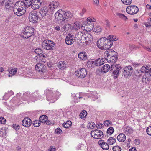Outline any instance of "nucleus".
Listing matches in <instances>:
<instances>
[{
	"mask_svg": "<svg viewBox=\"0 0 151 151\" xmlns=\"http://www.w3.org/2000/svg\"><path fill=\"white\" fill-rule=\"evenodd\" d=\"M98 47L101 50H106L110 48L113 45V42L106 37L99 39L97 42Z\"/></svg>",
	"mask_w": 151,
	"mask_h": 151,
	"instance_id": "nucleus-1",
	"label": "nucleus"
},
{
	"mask_svg": "<svg viewBox=\"0 0 151 151\" xmlns=\"http://www.w3.org/2000/svg\"><path fill=\"white\" fill-rule=\"evenodd\" d=\"M12 9L14 14L18 16L23 15L26 12V8L24 5H21L19 1L14 4Z\"/></svg>",
	"mask_w": 151,
	"mask_h": 151,
	"instance_id": "nucleus-2",
	"label": "nucleus"
},
{
	"mask_svg": "<svg viewBox=\"0 0 151 151\" xmlns=\"http://www.w3.org/2000/svg\"><path fill=\"white\" fill-rule=\"evenodd\" d=\"M34 30V29L30 26L25 27L23 29L21 37L24 38H29L33 34Z\"/></svg>",
	"mask_w": 151,
	"mask_h": 151,
	"instance_id": "nucleus-3",
	"label": "nucleus"
},
{
	"mask_svg": "<svg viewBox=\"0 0 151 151\" xmlns=\"http://www.w3.org/2000/svg\"><path fill=\"white\" fill-rule=\"evenodd\" d=\"M42 48L45 49L51 50L53 49L55 44L53 41L49 40H46L42 43Z\"/></svg>",
	"mask_w": 151,
	"mask_h": 151,
	"instance_id": "nucleus-4",
	"label": "nucleus"
},
{
	"mask_svg": "<svg viewBox=\"0 0 151 151\" xmlns=\"http://www.w3.org/2000/svg\"><path fill=\"white\" fill-rule=\"evenodd\" d=\"M122 67L120 64H115L111 65L110 66V71H112L114 75V78H116L118 77V75Z\"/></svg>",
	"mask_w": 151,
	"mask_h": 151,
	"instance_id": "nucleus-5",
	"label": "nucleus"
},
{
	"mask_svg": "<svg viewBox=\"0 0 151 151\" xmlns=\"http://www.w3.org/2000/svg\"><path fill=\"white\" fill-rule=\"evenodd\" d=\"M39 13L35 11H31L29 13V20L31 22H36L39 19Z\"/></svg>",
	"mask_w": 151,
	"mask_h": 151,
	"instance_id": "nucleus-6",
	"label": "nucleus"
},
{
	"mask_svg": "<svg viewBox=\"0 0 151 151\" xmlns=\"http://www.w3.org/2000/svg\"><path fill=\"white\" fill-rule=\"evenodd\" d=\"M91 135L93 138L97 139H101L104 137L103 132L98 129L92 131L91 132Z\"/></svg>",
	"mask_w": 151,
	"mask_h": 151,
	"instance_id": "nucleus-7",
	"label": "nucleus"
},
{
	"mask_svg": "<svg viewBox=\"0 0 151 151\" xmlns=\"http://www.w3.org/2000/svg\"><path fill=\"white\" fill-rule=\"evenodd\" d=\"M64 11L62 10H58L55 14V18L58 21H60V22H65V19L64 16Z\"/></svg>",
	"mask_w": 151,
	"mask_h": 151,
	"instance_id": "nucleus-8",
	"label": "nucleus"
},
{
	"mask_svg": "<svg viewBox=\"0 0 151 151\" xmlns=\"http://www.w3.org/2000/svg\"><path fill=\"white\" fill-rule=\"evenodd\" d=\"M36 70L41 75L44 74L46 72V66L44 64L37 63L35 66Z\"/></svg>",
	"mask_w": 151,
	"mask_h": 151,
	"instance_id": "nucleus-9",
	"label": "nucleus"
},
{
	"mask_svg": "<svg viewBox=\"0 0 151 151\" xmlns=\"http://www.w3.org/2000/svg\"><path fill=\"white\" fill-rule=\"evenodd\" d=\"M138 7L134 5L129 6L126 9L127 12L131 15L136 14L138 12Z\"/></svg>",
	"mask_w": 151,
	"mask_h": 151,
	"instance_id": "nucleus-10",
	"label": "nucleus"
},
{
	"mask_svg": "<svg viewBox=\"0 0 151 151\" xmlns=\"http://www.w3.org/2000/svg\"><path fill=\"white\" fill-rule=\"evenodd\" d=\"M75 73L78 77L80 78H83L86 76L87 74V72L86 69L82 68L76 70Z\"/></svg>",
	"mask_w": 151,
	"mask_h": 151,
	"instance_id": "nucleus-11",
	"label": "nucleus"
},
{
	"mask_svg": "<svg viewBox=\"0 0 151 151\" xmlns=\"http://www.w3.org/2000/svg\"><path fill=\"white\" fill-rule=\"evenodd\" d=\"M49 8L47 6L42 7L39 11V14L41 15L42 18H45L49 16L50 14L49 13Z\"/></svg>",
	"mask_w": 151,
	"mask_h": 151,
	"instance_id": "nucleus-12",
	"label": "nucleus"
},
{
	"mask_svg": "<svg viewBox=\"0 0 151 151\" xmlns=\"http://www.w3.org/2000/svg\"><path fill=\"white\" fill-rule=\"evenodd\" d=\"M133 68L130 65L125 66L123 69L122 72L124 76H130L132 74Z\"/></svg>",
	"mask_w": 151,
	"mask_h": 151,
	"instance_id": "nucleus-13",
	"label": "nucleus"
},
{
	"mask_svg": "<svg viewBox=\"0 0 151 151\" xmlns=\"http://www.w3.org/2000/svg\"><path fill=\"white\" fill-rule=\"evenodd\" d=\"M74 37L73 35L71 34H68L66 37L65 42L66 44L68 45L72 44L74 42Z\"/></svg>",
	"mask_w": 151,
	"mask_h": 151,
	"instance_id": "nucleus-14",
	"label": "nucleus"
},
{
	"mask_svg": "<svg viewBox=\"0 0 151 151\" xmlns=\"http://www.w3.org/2000/svg\"><path fill=\"white\" fill-rule=\"evenodd\" d=\"M42 2L40 0H32L30 6L32 9L35 10L39 8Z\"/></svg>",
	"mask_w": 151,
	"mask_h": 151,
	"instance_id": "nucleus-15",
	"label": "nucleus"
},
{
	"mask_svg": "<svg viewBox=\"0 0 151 151\" xmlns=\"http://www.w3.org/2000/svg\"><path fill=\"white\" fill-rule=\"evenodd\" d=\"M93 23H91L90 24H88V22H86L83 23L82 26L81 28L85 30H88V31H90L93 28Z\"/></svg>",
	"mask_w": 151,
	"mask_h": 151,
	"instance_id": "nucleus-16",
	"label": "nucleus"
},
{
	"mask_svg": "<svg viewBox=\"0 0 151 151\" xmlns=\"http://www.w3.org/2000/svg\"><path fill=\"white\" fill-rule=\"evenodd\" d=\"M4 3V5L3 6H4V8L10 9L13 8L14 4L12 1V0H7Z\"/></svg>",
	"mask_w": 151,
	"mask_h": 151,
	"instance_id": "nucleus-17",
	"label": "nucleus"
},
{
	"mask_svg": "<svg viewBox=\"0 0 151 151\" xmlns=\"http://www.w3.org/2000/svg\"><path fill=\"white\" fill-rule=\"evenodd\" d=\"M32 124V121L31 119L28 118H25L22 121V124L24 126L28 127H29Z\"/></svg>",
	"mask_w": 151,
	"mask_h": 151,
	"instance_id": "nucleus-18",
	"label": "nucleus"
},
{
	"mask_svg": "<svg viewBox=\"0 0 151 151\" xmlns=\"http://www.w3.org/2000/svg\"><path fill=\"white\" fill-rule=\"evenodd\" d=\"M98 144L104 150H107L109 148V145L106 142H104V141L103 140H99Z\"/></svg>",
	"mask_w": 151,
	"mask_h": 151,
	"instance_id": "nucleus-19",
	"label": "nucleus"
},
{
	"mask_svg": "<svg viewBox=\"0 0 151 151\" xmlns=\"http://www.w3.org/2000/svg\"><path fill=\"white\" fill-rule=\"evenodd\" d=\"M49 8L51 10L53 11L55 9H57L59 6V4L56 1H52L49 5Z\"/></svg>",
	"mask_w": 151,
	"mask_h": 151,
	"instance_id": "nucleus-20",
	"label": "nucleus"
},
{
	"mask_svg": "<svg viewBox=\"0 0 151 151\" xmlns=\"http://www.w3.org/2000/svg\"><path fill=\"white\" fill-rule=\"evenodd\" d=\"M23 1H19L21 4V5H24L25 6H30L31 4L32 0H23Z\"/></svg>",
	"mask_w": 151,
	"mask_h": 151,
	"instance_id": "nucleus-21",
	"label": "nucleus"
},
{
	"mask_svg": "<svg viewBox=\"0 0 151 151\" xmlns=\"http://www.w3.org/2000/svg\"><path fill=\"white\" fill-rule=\"evenodd\" d=\"M141 81L144 84H148L149 83L150 79L147 74H144L142 77Z\"/></svg>",
	"mask_w": 151,
	"mask_h": 151,
	"instance_id": "nucleus-22",
	"label": "nucleus"
},
{
	"mask_svg": "<svg viewBox=\"0 0 151 151\" xmlns=\"http://www.w3.org/2000/svg\"><path fill=\"white\" fill-rule=\"evenodd\" d=\"M66 65V62L64 61H60L57 64L58 67L60 69H63L65 68Z\"/></svg>",
	"mask_w": 151,
	"mask_h": 151,
	"instance_id": "nucleus-23",
	"label": "nucleus"
},
{
	"mask_svg": "<svg viewBox=\"0 0 151 151\" xmlns=\"http://www.w3.org/2000/svg\"><path fill=\"white\" fill-rule=\"evenodd\" d=\"M83 39L86 40V41H91L92 40V36L89 33L85 32Z\"/></svg>",
	"mask_w": 151,
	"mask_h": 151,
	"instance_id": "nucleus-24",
	"label": "nucleus"
},
{
	"mask_svg": "<svg viewBox=\"0 0 151 151\" xmlns=\"http://www.w3.org/2000/svg\"><path fill=\"white\" fill-rule=\"evenodd\" d=\"M78 58L80 60H86L87 58V55L86 53L84 52L80 53L78 55Z\"/></svg>",
	"mask_w": 151,
	"mask_h": 151,
	"instance_id": "nucleus-25",
	"label": "nucleus"
},
{
	"mask_svg": "<svg viewBox=\"0 0 151 151\" xmlns=\"http://www.w3.org/2000/svg\"><path fill=\"white\" fill-rule=\"evenodd\" d=\"M110 68V67L108 64L104 65L100 69L101 72H103L104 73H106L108 72Z\"/></svg>",
	"mask_w": 151,
	"mask_h": 151,
	"instance_id": "nucleus-26",
	"label": "nucleus"
},
{
	"mask_svg": "<svg viewBox=\"0 0 151 151\" xmlns=\"http://www.w3.org/2000/svg\"><path fill=\"white\" fill-rule=\"evenodd\" d=\"M126 136L123 133L119 134L117 137V140L120 142H123L126 139Z\"/></svg>",
	"mask_w": 151,
	"mask_h": 151,
	"instance_id": "nucleus-27",
	"label": "nucleus"
},
{
	"mask_svg": "<svg viewBox=\"0 0 151 151\" xmlns=\"http://www.w3.org/2000/svg\"><path fill=\"white\" fill-rule=\"evenodd\" d=\"M80 27V23L78 22H75L72 25V30H78L79 29Z\"/></svg>",
	"mask_w": 151,
	"mask_h": 151,
	"instance_id": "nucleus-28",
	"label": "nucleus"
},
{
	"mask_svg": "<svg viewBox=\"0 0 151 151\" xmlns=\"http://www.w3.org/2000/svg\"><path fill=\"white\" fill-rule=\"evenodd\" d=\"M85 32H79L76 35V36L78 37L80 40H83Z\"/></svg>",
	"mask_w": 151,
	"mask_h": 151,
	"instance_id": "nucleus-29",
	"label": "nucleus"
},
{
	"mask_svg": "<svg viewBox=\"0 0 151 151\" xmlns=\"http://www.w3.org/2000/svg\"><path fill=\"white\" fill-rule=\"evenodd\" d=\"M72 124V122L70 121H68L66 122H65L63 124V127L66 128H68Z\"/></svg>",
	"mask_w": 151,
	"mask_h": 151,
	"instance_id": "nucleus-30",
	"label": "nucleus"
},
{
	"mask_svg": "<svg viewBox=\"0 0 151 151\" xmlns=\"http://www.w3.org/2000/svg\"><path fill=\"white\" fill-rule=\"evenodd\" d=\"M63 28L65 31H68V30H72V25L69 24H67L63 26Z\"/></svg>",
	"mask_w": 151,
	"mask_h": 151,
	"instance_id": "nucleus-31",
	"label": "nucleus"
},
{
	"mask_svg": "<svg viewBox=\"0 0 151 151\" xmlns=\"http://www.w3.org/2000/svg\"><path fill=\"white\" fill-rule=\"evenodd\" d=\"M17 70V68H15L14 69L11 68H9L8 70L9 73L11 74L12 75H14L16 73Z\"/></svg>",
	"mask_w": 151,
	"mask_h": 151,
	"instance_id": "nucleus-32",
	"label": "nucleus"
},
{
	"mask_svg": "<svg viewBox=\"0 0 151 151\" xmlns=\"http://www.w3.org/2000/svg\"><path fill=\"white\" fill-rule=\"evenodd\" d=\"M124 131L125 133L129 134H131L133 132L132 129L130 127L128 126H126L125 127L124 129Z\"/></svg>",
	"mask_w": 151,
	"mask_h": 151,
	"instance_id": "nucleus-33",
	"label": "nucleus"
},
{
	"mask_svg": "<svg viewBox=\"0 0 151 151\" xmlns=\"http://www.w3.org/2000/svg\"><path fill=\"white\" fill-rule=\"evenodd\" d=\"M47 116L46 115L41 116L39 118V120L41 122H45L46 121Z\"/></svg>",
	"mask_w": 151,
	"mask_h": 151,
	"instance_id": "nucleus-34",
	"label": "nucleus"
},
{
	"mask_svg": "<svg viewBox=\"0 0 151 151\" xmlns=\"http://www.w3.org/2000/svg\"><path fill=\"white\" fill-rule=\"evenodd\" d=\"M64 19H66L68 18H71L73 16V15L70 12H64Z\"/></svg>",
	"mask_w": 151,
	"mask_h": 151,
	"instance_id": "nucleus-35",
	"label": "nucleus"
},
{
	"mask_svg": "<svg viewBox=\"0 0 151 151\" xmlns=\"http://www.w3.org/2000/svg\"><path fill=\"white\" fill-rule=\"evenodd\" d=\"M108 142L109 144L113 145L116 142L115 138L113 137H110L108 139Z\"/></svg>",
	"mask_w": 151,
	"mask_h": 151,
	"instance_id": "nucleus-36",
	"label": "nucleus"
},
{
	"mask_svg": "<svg viewBox=\"0 0 151 151\" xmlns=\"http://www.w3.org/2000/svg\"><path fill=\"white\" fill-rule=\"evenodd\" d=\"M87 114V113L86 111L84 110H83L81 113H80L79 116L81 118H83L86 116Z\"/></svg>",
	"mask_w": 151,
	"mask_h": 151,
	"instance_id": "nucleus-37",
	"label": "nucleus"
},
{
	"mask_svg": "<svg viewBox=\"0 0 151 151\" xmlns=\"http://www.w3.org/2000/svg\"><path fill=\"white\" fill-rule=\"evenodd\" d=\"M41 122L40 121L35 120L33 121L32 123L33 125L35 127H37L40 126L41 124Z\"/></svg>",
	"mask_w": 151,
	"mask_h": 151,
	"instance_id": "nucleus-38",
	"label": "nucleus"
},
{
	"mask_svg": "<svg viewBox=\"0 0 151 151\" xmlns=\"http://www.w3.org/2000/svg\"><path fill=\"white\" fill-rule=\"evenodd\" d=\"M113 53L114 52V53L112 54L110 58L111 59H112L115 61L117 59V55L116 54H117L116 52L114 51V50H113Z\"/></svg>",
	"mask_w": 151,
	"mask_h": 151,
	"instance_id": "nucleus-39",
	"label": "nucleus"
},
{
	"mask_svg": "<svg viewBox=\"0 0 151 151\" xmlns=\"http://www.w3.org/2000/svg\"><path fill=\"white\" fill-rule=\"evenodd\" d=\"M111 54L108 51H106L105 53H104V56H105L104 57V58H105L106 60H108V59H107V58H110L111 55H112V51H111Z\"/></svg>",
	"mask_w": 151,
	"mask_h": 151,
	"instance_id": "nucleus-40",
	"label": "nucleus"
},
{
	"mask_svg": "<svg viewBox=\"0 0 151 151\" xmlns=\"http://www.w3.org/2000/svg\"><path fill=\"white\" fill-rule=\"evenodd\" d=\"M108 38L109 39H108L112 42V41H116L118 40V38L116 37L115 36H114L112 35H109Z\"/></svg>",
	"mask_w": 151,
	"mask_h": 151,
	"instance_id": "nucleus-41",
	"label": "nucleus"
},
{
	"mask_svg": "<svg viewBox=\"0 0 151 151\" xmlns=\"http://www.w3.org/2000/svg\"><path fill=\"white\" fill-rule=\"evenodd\" d=\"M114 132V130L112 127H110L109 128L107 131V133L109 134L110 135H111Z\"/></svg>",
	"mask_w": 151,
	"mask_h": 151,
	"instance_id": "nucleus-42",
	"label": "nucleus"
},
{
	"mask_svg": "<svg viewBox=\"0 0 151 151\" xmlns=\"http://www.w3.org/2000/svg\"><path fill=\"white\" fill-rule=\"evenodd\" d=\"M93 60H91L90 61H88L87 63V66L88 68H91L92 66L93 65Z\"/></svg>",
	"mask_w": 151,
	"mask_h": 151,
	"instance_id": "nucleus-43",
	"label": "nucleus"
},
{
	"mask_svg": "<svg viewBox=\"0 0 151 151\" xmlns=\"http://www.w3.org/2000/svg\"><path fill=\"white\" fill-rule=\"evenodd\" d=\"M35 52L38 55H40L42 53V51L41 49L40 48L36 49L35 50Z\"/></svg>",
	"mask_w": 151,
	"mask_h": 151,
	"instance_id": "nucleus-44",
	"label": "nucleus"
},
{
	"mask_svg": "<svg viewBox=\"0 0 151 151\" xmlns=\"http://www.w3.org/2000/svg\"><path fill=\"white\" fill-rule=\"evenodd\" d=\"M113 151H121V147L118 146H115L113 147Z\"/></svg>",
	"mask_w": 151,
	"mask_h": 151,
	"instance_id": "nucleus-45",
	"label": "nucleus"
},
{
	"mask_svg": "<svg viewBox=\"0 0 151 151\" xmlns=\"http://www.w3.org/2000/svg\"><path fill=\"white\" fill-rule=\"evenodd\" d=\"M121 1L125 4L129 5L131 3L132 0H121Z\"/></svg>",
	"mask_w": 151,
	"mask_h": 151,
	"instance_id": "nucleus-46",
	"label": "nucleus"
},
{
	"mask_svg": "<svg viewBox=\"0 0 151 151\" xmlns=\"http://www.w3.org/2000/svg\"><path fill=\"white\" fill-rule=\"evenodd\" d=\"M148 69L147 70L145 66H142L140 69V71L142 73H148L147 71Z\"/></svg>",
	"mask_w": 151,
	"mask_h": 151,
	"instance_id": "nucleus-47",
	"label": "nucleus"
},
{
	"mask_svg": "<svg viewBox=\"0 0 151 151\" xmlns=\"http://www.w3.org/2000/svg\"><path fill=\"white\" fill-rule=\"evenodd\" d=\"M55 132L58 134H61L62 133V130L59 128H58L55 130Z\"/></svg>",
	"mask_w": 151,
	"mask_h": 151,
	"instance_id": "nucleus-48",
	"label": "nucleus"
},
{
	"mask_svg": "<svg viewBox=\"0 0 151 151\" xmlns=\"http://www.w3.org/2000/svg\"><path fill=\"white\" fill-rule=\"evenodd\" d=\"M96 32L97 33L101 32L102 31V28L100 26H98L96 27Z\"/></svg>",
	"mask_w": 151,
	"mask_h": 151,
	"instance_id": "nucleus-49",
	"label": "nucleus"
},
{
	"mask_svg": "<svg viewBox=\"0 0 151 151\" xmlns=\"http://www.w3.org/2000/svg\"><path fill=\"white\" fill-rule=\"evenodd\" d=\"M100 58L97 59L95 61L93 60V65L96 66V65H98L99 62Z\"/></svg>",
	"mask_w": 151,
	"mask_h": 151,
	"instance_id": "nucleus-50",
	"label": "nucleus"
},
{
	"mask_svg": "<svg viewBox=\"0 0 151 151\" xmlns=\"http://www.w3.org/2000/svg\"><path fill=\"white\" fill-rule=\"evenodd\" d=\"M147 133L149 135L151 136V126L148 127L146 129Z\"/></svg>",
	"mask_w": 151,
	"mask_h": 151,
	"instance_id": "nucleus-51",
	"label": "nucleus"
},
{
	"mask_svg": "<svg viewBox=\"0 0 151 151\" xmlns=\"http://www.w3.org/2000/svg\"><path fill=\"white\" fill-rule=\"evenodd\" d=\"M6 121V119L3 117H0V123L2 124H4Z\"/></svg>",
	"mask_w": 151,
	"mask_h": 151,
	"instance_id": "nucleus-52",
	"label": "nucleus"
},
{
	"mask_svg": "<svg viewBox=\"0 0 151 151\" xmlns=\"http://www.w3.org/2000/svg\"><path fill=\"white\" fill-rule=\"evenodd\" d=\"M13 127L16 130H18L20 128V126L18 124H14L13 126Z\"/></svg>",
	"mask_w": 151,
	"mask_h": 151,
	"instance_id": "nucleus-53",
	"label": "nucleus"
},
{
	"mask_svg": "<svg viewBox=\"0 0 151 151\" xmlns=\"http://www.w3.org/2000/svg\"><path fill=\"white\" fill-rule=\"evenodd\" d=\"M110 121L109 120H106L104 122V124L106 126H108L110 124Z\"/></svg>",
	"mask_w": 151,
	"mask_h": 151,
	"instance_id": "nucleus-54",
	"label": "nucleus"
},
{
	"mask_svg": "<svg viewBox=\"0 0 151 151\" xmlns=\"http://www.w3.org/2000/svg\"><path fill=\"white\" fill-rule=\"evenodd\" d=\"M103 125L101 123H99V124L98 125V126H96V127L97 128H98L99 129H101L102 127H103Z\"/></svg>",
	"mask_w": 151,
	"mask_h": 151,
	"instance_id": "nucleus-55",
	"label": "nucleus"
},
{
	"mask_svg": "<svg viewBox=\"0 0 151 151\" xmlns=\"http://www.w3.org/2000/svg\"><path fill=\"white\" fill-rule=\"evenodd\" d=\"M86 10L85 8H83L82 10V11L80 13V14L81 16H82L84 13L86 12Z\"/></svg>",
	"mask_w": 151,
	"mask_h": 151,
	"instance_id": "nucleus-56",
	"label": "nucleus"
},
{
	"mask_svg": "<svg viewBox=\"0 0 151 151\" xmlns=\"http://www.w3.org/2000/svg\"><path fill=\"white\" fill-rule=\"evenodd\" d=\"M129 48L130 50H132L134 48V45L132 44H130L129 45Z\"/></svg>",
	"mask_w": 151,
	"mask_h": 151,
	"instance_id": "nucleus-57",
	"label": "nucleus"
},
{
	"mask_svg": "<svg viewBox=\"0 0 151 151\" xmlns=\"http://www.w3.org/2000/svg\"><path fill=\"white\" fill-rule=\"evenodd\" d=\"M40 57H41V58H45L47 57V55L45 54H42L40 55Z\"/></svg>",
	"mask_w": 151,
	"mask_h": 151,
	"instance_id": "nucleus-58",
	"label": "nucleus"
},
{
	"mask_svg": "<svg viewBox=\"0 0 151 151\" xmlns=\"http://www.w3.org/2000/svg\"><path fill=\"white\" fill-rule=\"evenodd\" d=\"M55 148H52V146L50 147V148L48 149V151H55Z\"/></svg>",
	"mask_w": 151,
	"mask_h": 151,
	"instance_id": "nucleus-59",
	"label": "nucleus"
},
{
	"mask_svg": "<svg viewBox=\"0 0 151 151\" xmlns=\"http://www.w3.org/2000/svg\"><path fill=\"white\" fill-rule=\"evenodd\" d=\"M145 67L147 69H147L148 70V71H147L148 72H149L150 71V69H151V68H150V65H147Z\"/></svg>",
	"mask_w": 151,
	"mask_h": 151,
	"instance_id": "nucleus-60",
	"label": "nucleus"
},
{
	"mask_svg": "<svg viewBox=\"0 0 151 151\" xmlns=\"http://www.w3.org/2000/svg\"><path fill=\"white\" fill-rule=\"evenodd\" d=\"M144 48L147 51L151 52V48H149L148 47H144Z\"/></svg>",
	"mask_w": 151,
	"mask_h": 151,
	"instance_id": "nucleus-61",
	"label": "nucleus"
},
{
	"mask_svg": "<svg viewBox=\"0 0 151 151\" xmlns=\"http://www.w3.org/2000/svg\"><path fill=\"white\" fill-rule=\"evenodd\" d=\"M45 122L46 123V124L47 125H50L52 123V122L48 120L47 121V120Z\"/></svg>",
	"mask_w": 151,
	"mask_h": 151,
	"instance_id": "nucleus-62",
	"label": "nucleus"
},
{
	"mask_svg": "<svg viewBox=\"0 0 151 151\" xmlns=\"http://www.w3.org/2000/svg\"><path fill=\"white\" fill-rule=\"evenodd\" d=\"M94 3L97 6H98L99 4V0H94Z\"/></svg>",
	"mask_w": 151,
	"mask_h": 151,
	"instance_id": "nucleus-63",
	"label": "nucleus"
},
{
	"mask_svg": "<svg viewBox=\"0 0 151 151\" xmlns=\"http://www.w3.org/2000/svg\"><path fill=\"white\" fill-rule=\"evenodd\" d=\"M129 151H136V150L135 147H133L130 149Z\"/></svg>",
	"mask_w": 151,
	"mask_h": 151,
	"instance_id": "nucleus-64",
	"label": "nucleus"
}]
</instances>
